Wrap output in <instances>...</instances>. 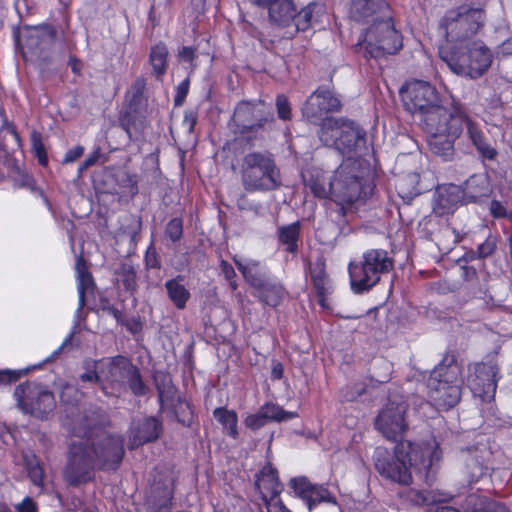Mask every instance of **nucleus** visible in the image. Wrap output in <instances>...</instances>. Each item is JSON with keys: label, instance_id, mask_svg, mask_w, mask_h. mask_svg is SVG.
<instances>
[{"label": "nucleus", "instance_id": "nucleus-28", "mask_svg": "<svg viewBox=\"0 0 512 512\" xmlns=\"http://www.w3.org/2000/svg\"><path fill=\"white\" fill-rule=\"evenodd\" d=\"M324 13V7L321 4L310 3L302 8L298 13L295 12V23L297 31H307L320 22Z\"/></svg>", "mask_w": 512, "mask_h": 512}, {"label": "nucleus", "instance_id": "nucleus-53", "mask_svg": "<svg viewBox=\"0 0 512 512\" xmlns=\"http://www.w3.org/2000/svg\"><path fill=\"white\" fill-rule=\"evenodd\" d=\"M28 476L34 485L39 487L43 486L44 473L43 469L38 463L30 465Z\"/></svg>", "mask_w": 512, "mask_h": 512}, {"label": "nucleus", "instance_id": "nucleus-11", "mask_svg": "<svg viewBox=\"0 0 512 512\" xmlns=\"http://www.w3.org/2000/svg\"><path fill=\"white\" fill-rule=\"evenodd\" d=\"M366 52L373 58L397 53L402 48V38L395 29L391 16L372 23L363 37Z\"/></svg>", "mask_w": 512, "mask_h": 512}, {"label": "nucleus", "instance_id": "nucleus-1", "mask_svg": "<svg viewBox=\"0 0 512 512\" xmlns=\"http://www.w3.org/2000/svg\"><path fill=\"white\" fill-rule=\"evenodd\" d=\"M72 431L79 436L69 445L63 478L70 486L94 479L96 470H115L124 456L123 439L104 431L95 432L87 416L72 421Z\"/></svg>", "mask_w": 512, "mask_h": 512}, {"label": "nucleus", "instance_id": "nucleus-46", "mask_svg": "<svg viewBox=\"0 0 512 512\" xmlns=\"http://www.w3.org/2000/svg\"><path fill=\"white\" fill-rule=\"evenodd\" d=\"M32 150L40 165L46 166L48 163V157L45 150V146L42 142L41 134L33 132L31 135Z\"/></svg>", "mask_w": 512, "mask_h": 512}, {"label": "nucleus", "instance_id": "nucleus-6", "mask_svg": "<svg viewBox=\"0 0 512 512\" xmlns=\"http://www.w3.org/2000/svg\"><path fill=\"white\" fill-rule=\"evenodd\" d=\"M424 128L429 134L428 147L431 153L444 161L452 160L455 154L454 142L462 133L460 118L455 116L454 101L450 110H439L429 115Z\"/></svg>", "mask_w": 512, "mask_h": 512}, {"label": "nucleus", "instance_id": "nucleus-2", "mask_svg": "<svg viewBox=\"0 0 512 512\" xmlns=\"http://www.w3.org/2000/svg\"><path fill=\"white\" fill-rule=\"evenodd\" d=\"M441 457L442 452L435 440L424 445L401 440L395 446L393 456L387 450L377 448L374 465L385 479L400 485H409L412 482L410 468L413 467L428 474L433 471V466L441 460Z\"/></svg>", "mask_w": 512, "mask_h": 512}, {"label": "nucleus", "instance_id": "nucleus-64", "mask_svg": "<svg viewBox=\"0 0 512 512\" xmlns=\"http://www.w3.org/2000/svg\"><path fill=\"white\" fill-rule=\"evenodd\" d=\"M18 375L12 371H0V383H8L16 380Z\"/></svg>", "mask_w": 512, "mask_h": 512}, {"label": "nucleus", "instance_id": "nucleus-22", "mask_svg": "<svg viewBox=\"0 0 512 512\" xmlns=\"http://www.w3.org/2000/svg\"><path fill=\"white\" fill-rule=\"evenodd\" d=\"M462 198L461 189L457 185L440 188L434 198L433 211L439 216L449 214L455 210Z\"/></svg>", "mask_w": 512, "mask_h": 512}, {"label": "nucleus", "instance_id": "nucleus-59", "mask_svg": "<svg viewBox=\"0 0 512 512\" xmlns=\"http://www.w3.org/2000/svg\"><path fill=\"white\" fill-rule=\"evenodd\" d=\"M136 274L133 268H129L125 271L124 285L127 289H133L135 287Z\"/></svg>", "mask_w": 512, "mask_h": 512}, {"label": "nucleus", "instance_id": "nucleus-23", "mask_svg": "<svg viewBox=\"0 0 512 512\" xmlns=\"http://www.w3.org/2000/svg\"><path fill=\"white\" fill-rule=\"evenodd\" d=\"M491 185L487 175L474 174L464 183L461 190L463 197L468 202H478L491 194Z\"/></svg>", "mask_w": 512, "mask_h": 512}, {"label": "nucleus", "instance_id": "nucleus-30", "mask_svg": "<svg viewBox=\"0 0 512 512\" xmlns=\"http://www.w3.org/2000/svg\"><path fill=\"white\" fill-rule=\"evenodd\" d=\"M295 9L292 0H278L268 9L269 19L275 25L286 27L293 22Z\"/></svg>", "mask_w": 512, "mask_h": 512}, {"label": "nucleus", "instance_id": "nucleus-40", "mask_svg": "<svg viewBox=\"0 0 512 512\" xmlns=\"http://www.w3.org/2000/svg\"><path fill=\"white\" fill-rule=\"evenodd\" d=\"M470 495L467 497L466 501L468 505L473 504V507L470 509L469 506L464 508L465 512H510L509 509L502 503L492 501V500H479Z\"/></svg>", "mask_w": 512, "mask_h": 512}, {"label": "nucleus", "instance_id": "nucleus-35", "mask_svg": "<svg viewBox=\"0 0 512 512\" xmlns=\"http://www.w3.org/2000/svg\"><path fill=\"white\" fill-rule=\"evenodd\" d=\"M215 419L223 426L226 434L233 439L238 438V417L235 411L220 407L213 412Z\"/></svg>", "mask_w": 512, "mask_h": 512}, {"label": "nucleus", "instance_id": "nucleus-51", "mask_svg": "<svg viewBox=\"0 0 512 512\" xmlns=\"http://www.w3.org/2000/svg\"><path fill=\"white\" fill-rule=\"evenodd\" d=\"M220 269L224 278L229 282L232 291H235L237 289V283L235 281L236 273L232 265L225 260H221Z\"/></svg>", "mask_w": 512, "mask_h": 512}, {"label": "nucleus", "instance_id": "nucleus-14", "mask_svg": "<svg viewBox=\"0 0 512 512\" xmlns=\"http://www.w3.org/2000/svg\"><path fill=\"white\" fill-rule=\"evenodd\" d=\"M455 116L460 118V127L465 126V136L475 148L478 155L486 160L494 161L497 158V149L489 142L480 125L467 113L465 106L454 101Z\"/></svg>", "mask_w": 512, "mask_h": 512}, {"label": "nucleus", "instance_id": "nucleus-13", "mask_svg": "<svg viewBox=\"0 0 512 512\" xmlns=\"http://www.w3.org/2000/svg\"><path fill=\"white\" fill-rule=\"evenodd\" d=\"M467 385L472 394L484 402L494 399L497 382L500 378L499 367L495 362H481L469 365Z\"/></svg>", "mask_w": 512, "mask_h": 512}, {"label": "nucleus", "instance_id": "nucleus-37", "mask_svg": "<svg viewBox=\"0 0 512 512\" xmlns=\"http://www.w3.org/2000/svg\"><path fill=\"white\" fill-rule=\"evenodd\" d=\"M76 273L78 280V296L79 307L78 311L82 310L85 305V291L93 285V279L89 273L86 264L82 258H78L76 262Z\"/></svg>", "mask_w": 512, "mask_h": 512}, {"label": "nucleus", "instance_id": "nucleus-61", "mask_svg": "<svg viewBox=\"0 0 512 512\" xmlns=\"http://www.w3.org/2000/svg\"><path fill=\"white\" fill-rule=\"evenodd\" d=\"M195 56V50L191 47H183L179 52V57L186 62H192Z\"/></svg>", "mask_w": 512, "mask_h": 512}, {"label": "nucleus", "instance_id": "nucleus-16", "mask_svg": "<svg viewBox=\"0 0 512 512\" xmlns=\"http://www.w3.org/2000/svg\"><path fill=\"white\" fill-rule=\"evenodd\" d=\"M341 100L328 87L320 86L306 100L302 107L303 117L309 122L317 124L324 119L327 113L341 110Z\"/></svg>", "mask_w": 512, "mask_h": 512}, {"label": "nucleus", "instance_id": "nucleus-20", "mask_svg": "<svg viewBox=\"0 0 512 512\" xmlns=\"http://www.w3.org/2000/svg\"><path fill=\"white\" fill-rule=\"evenodd\" d=\"M162 432V423L155 417H146L134 422L129 434L128 447L139 446L157 440Z\"/></svg>", "mask_w": 512, "mask_h": 512}, {"label": "nucleus", "instance_id": "nucleus-12", "mask_svg": "<svg viewBox=\"0 0 512 512\" xmlns=\"http://www.w3.org/2000/svg\"><path fill=\"white\" fill-rule=\"evenodd\" d=\"M14 397L23 412L39 419H45L56 407L54 394L37 383L17 386Z\"/></svg>", "mask_w": 512, "mask_h": 512}, {"label": "nucleus", "instance_id": "nucleus-38", "mask_svg": "<svg viewBox=\"0 0 512 512\" xmlns=\"http://www.w3.org/2000/svg\"><path fill=\"white\" fill-rule=\"evenodd\" d=\"M406 497L410 503L417 506L433 505L445 501V498H443L442 495L428 490L420 491L416 489H410L406 493Z\"/></svg>", "mask_w": 512, "mask_h": 512}, {"label": "nucleus", "instance_id": "nucleus-48", "mask_svg": "<svg viewBox=\"0 0 512 512\" xmlns=\"http://www.w3.org/2000/svg\"><path fill=\"white\" fill-rule=\"evenodd\" d=\"M146 88V80L143 77H138L131 85L128 95L130 96V101L134 104L140 103L144 91Z\"/></svg>", "mask_w": 512, "mask_h": 512}, {"label": "nucleus", "instance_id": "nucleus-19", "mask_svg": "<svg viewBox=\"0 0 512 512\" xmlns=\"http://www.w3.org/2000/svg\"><path fill=\"white\" fill-rule=\"evenodd\" d=\"M289 486L293 489L294 494L307 505L309 511L321 503L337 506L335 496L324 485L313 484L304 476L292 478Z\"/></svg>", "mask_w": 512, "mask_h": 512}, {"label": "nucleus", "instance_id": "nucleus-63", "mask_svg": "<svg viewBox=\"0 0 512 512\" xmlns=\"http://www.w3.org/2000/svg\"><path fill=\"white\" fill-rule=\"evenodd\" d=\"M498 54L503 56L512 55V38L507 39L499 46Z\"/></svg>", "mask_w": 512, "mask_h": 512}, {"label": "nucleus", "instance_id": "nucleus-55", "mask_svg": "<svg viewBox=\"0 0 512 512\" xmlns=\"http://www.w3.org/2000/svg\"><path fill=\"white\" fill-rule=\"evenodd\" d=\"M84 148L82 146H75L69 149L63 159V163H72L83 155Z\"/></svg>", "mask_w": 512, "mask_h": 512}, {"label": "nucleus", "instance_id": "nucleus-45", "mask_svg": "<svg viewBox=\"0 0 512 512\" xmlns=\"http://www.w3.org/2000/svg\"><path fill=\"white\" fill-rule=\"evenodd\" d=\"M269 423L266 411L263 405L253 414H249L244 419V424L251 430H258Z\"/></svg>", "mask_w": 512, "mask_h": 512}, {"label": "nucleus", "instance_id": "nucleus-18", "mask_svg": "<svg viewBox=\"0 0 512 512\" xmlns=\"http://www.w3.org/2000/svg\"><path fill=\"white\" fill-rule=\"evenodd\" d=\"M480 99L487 109L503 116L512 115V86L506 82L486 83L480 89Z\"/></svg>", "mask_w": 512, "mask_h": 512}, {"label": "nucleus", "instance_id": "nucleus-56", "mask_svg": "<svg viewBox=\"0 0 512 512\" xmlns=\"http://www.w3.org/2000/svg\"><path fill=\"white\" fill-rule=\"evenodd\" d=\"M490 212L495 218H504L507 215V210L504 205L498 201L493 200L490 203Z\"/></svg>", "mask_w": 512, "mask_h": 512}, {"label": "nucleus", "instance_id": "nucleus-41", "mask_svg": "<svg viewBox=\"0 0 512 512\" xmlns=\"http://www.w3.org/2000/svg\"><path fill=\"white\" fill-rule=\"evenodd\" d=\"M135 396H144L147 393V387L143 382L139 369L132 366L126 376L125 383Z\"/></svg>", "mask_w": 512, "mask_h": 512}, {"label": "nucleus", "instance_id": "nucleus-29", "mask_svg": "<svg viewBox=\"0 0 512 512\" xmlns=\"http://www.w3.org/2000/svg\"><path fill=\"white\" fill-rule=\"evenodd\" d=\"M183 280L184 277L178 275L175 278L167 280L164 284L169 300L179 310L186 308L187 302L191 296L189 290L182 283Z\"/></svg>", "mask_w": 512, "mask_h": 512}, {"label": "nucleus", "instance_id": "nucleus-43", "mask_svg": "<svg viewBox=\"0 0 512 512\" xmlns=\"http://www.w3.org/2000/svg\"><path fill=\"white\" fill-rule=\"evenodd\" d=\"M468 482L474 483L482 478L486 472V468L475 457H468L465 463V471Z\"/></svg>", "mask_w": 512, "mask_h": 512}, {"label": "nucleus", "instance_id": "nucleus-3", "mask_svg": "<svg viewBox=\"0 0 512 512\" xmlns=\"http://www.w3.org/2000/svg\"><path fill=\"white\" fill-rule=\"evenodd\" d=\"M238 174L247 192H267L281 186L280 170L269 151H251L238 162Z\"/></svg>", "mask_w": 512, "mask_h": 512}, {"label": "nucleus", "instance_id": "nucleus-54", "mask_svg": "<svg viewBox=\"0 0 512 512\" xmlns=\"http://www.w3.org/2000/svg\"><path fill=\"white\" fill-rule=\"evenodd\" d=\"M189 85V79L186 78L177 86L176 95L174 98L175 106H180L183 104L189 91Z\"/></svg>", "mask_w": 512, "mask_h": 512}, {"label": "nucleus", "instance_id": "nucleus-4", "mask_svg": "<svg viewBox=\"0 0 512 512\" xmlns=\"http://www.w3.org/2000/svg\"><path fill=\"white\" fill-rule=\"evenodd\" d=\"M462 367L454 355H445L428 380V395L438 409L448 410L461 399Z\"/></svg>", "mask_w": 512, "mask_h": 512}, {"label": "nucleus", "instance_id": "nucleus-47", "mask_svg": "<svg viewBox=\"0 0 512 512\" xmlns=\"http://www.w3.org/2000/svg\"><path fill=\"white\" fill-rule=\"evenodd\" d=\"M165 234L172 242L179 241L183 234V221L180 218L171 219L166 225Z\"/></svg>", "mask_w": 512, "mask_h": 512}, {"label": "nucleus", "instance_id": "nucleus-44", "mask_svg": "<svg viewBox=\"0 0 512 512\" xmlns=\"http://www.w3.org/2000/svg\"><path fill=\"white\" fill-rule=\"evenodd\" d=\"M47 41L48 37L43 36L37 28H33L27 33L25 45L32 53H36L43 49Z\"/></svg>", "mask_w": 512, "mask_h": 512}, {"label": "nucleus", "instance_id": "nucleus-17", "mask_svg": "<svg viewBox=\"0 0 512 512\" xmlns=\"http://www.w3.org/2000/svg\"><path fill=\"white\" fill-rule=\"evenodd\" d=\"M406 408L404 403L391 402L377 416L375 427L387 440L400 442L402 439L408 428L404 417Z\"/></svg>", "mask_w": 512, "mask_h": 512}, {"label": "nucleus", "instance_id": "nucleus-50", "mask_svg": "<svg viewBox=\"0 0 512 512\" xmlns=\"http://www.w3.org/2000/svg\"><path fill=\"white\" fill-rule=\"evenodd\" d=\"M307 185L312 193L318 198H326L330 194V191L326 188L324 181L321 182L318 176L316 178L312 176L308 180Z\"/></svg>", "mask_w": 512, "mask_h": 512}, {"label": "nucleus", "instance_id": "nucleus-24", "mask_svg": "<svg viewBox=\"0 0 512 512\" xmlns=\"http://www.w3.org/2000/svg\"><path fill=\"white\" fill-rule=\"evenodd\" d=\"M347 119L326 117L322 120L318 136L320 141L328 147H334L338 151V142L341 139L344 124Z\"/></svg>", "mask_w": 512, "mask_h": 512}, {"label": "nucleus", "instance_id": "nucleus-7", "mask_svg": "<svg viewBox=\"0 0 512 512\" xmlns=\"http://www.w3.org/2000/svg\"><path fill=\"white\" fill-rule=\"evenodd\" d=\"M393 266L394 261L386 250L370 249L364 252L360 261L350 262L348 266L352 291L356 294L369 291Z\"/></svg>", "mask_w": 512, "mask_h": 512}, {"label": "nucleus", "instance_id": "nucleus-26", "mask_svg": "<svg viewBox=\"0 0 512 512\" xmlns=\"http://www.w3.org/2000/svg\"><path fill=\"white\" fill-rule=\"evenodd\" d=\"M310 276L318 296V302L325 308L326 296L331 292V285L325 271V263L322 259L310 263Z\"/></svg>", "mask_w": 512, "mask_h": 512}, {"label": "nucleus", "instance_id": "nucleus-15", "mask_svg": "<svg viewBox=\"0 0 512 512\" xmlns=\"http://www.w3.org/2000/svg\"><path fill=\"white\" fill-rule=\"evenodd\" d=\"M273 121V115L264 114L263 104L249 101L240 102L232 117V122L240 134L257 133Z\"/></svg>", "mask_w": 512, "mask_h": 512}, {"label": "nucleus", "instance_id": "nucleus-52", "mask_svg": "<svg viewBox=\"0 0 512 512\" xmlns=\"http://www.w3.org/2000/svg\"><path fill=\"white\" fill-rule=\"evenodd\" d=\"M276 107L278 117L282 120H288L291 117V108L288 99L284 95H278L276 98Z\"/></svg>", "mask_w": 512, "mask_h": 512}, {"label": "nucleus", "instance_id": "nucleus-62", "mask_svg": "<svg viewBox=\"0 0 512 512\" xmlns=\"http://www.w3.org/2000/svg\"><path fill=\"white\" fill-rule=\"evenodd\" d=\"M99 158V154L96 152L90 156H88L83 163L79 166V173H82L85 169L93 166Z\"/></svg>", "mask_w": 512, "mask_h": 512}, {"label": "nucleus", "instance_id": "nucleus-34", "mask_svg": "<svg viewBox=\"0 0 512 512\" xmlns=\"http://www.w3.org/2000/svg\"><path fill=\"white\" fill-rule=\"evenodd\" d=\"M158 398L161 407L173 405L176 397V387L172 384L171 378L164 373H157L154 376Z\"/></svg>", "mask_w": 512, "mask_h": 512}, {"label": "nucleus", "instance_id": "nucleus-57", "mask_svg": "<svg viewBox=\"0 0 512 512\" xmlns=\"http://www.w3.org/2000/svg\"><path fill=\"white\" fill-rule=\"evenodd\" d=\"M145 260H146V265L149 268H155V269L160 268V261L158 260L154 249L149 248L147 250Z\"/></svg>", "mask_w": 512, "mask_h": 512}, {"label": "nucleus", "instance_id": "nucleus-10", "mask_svg": "<svg viewBox=\"0 0 512 512\" xmlns=\"http://www.w3.org/2000/svg\"><path fill=\"white\" fill-rule=\"evenodd\" d=\"M441 58L453 73L472 79L482 76L492 63V54L481 41L473 42L467 53L441 54Z\"/></svg>", "mask_w": 512, "mask_h": 512}, {"label": "nucleus", "instance_id": "nucleus-32", "mask_svg": "<svg viewBox=\"0 0 512 512\" xmlns=\"http://www.w3.org/2000/svg\"><path fill=\"white\" fill-rule=\"evenodd\" d=\"M256 486L259 490L262 488L271 491L270 498H277L281 492V485L278 480L277 470L271 465H265L259 473L256 480Z\"/></svg>", "mask_w": 512, "mask_h": 512}, {"label": "nucleus", "instance_id": "nucleus-39", "mask_svg": "<svg viewBox=\"0 0 512 512\" xmlns=\"http://www.w3.org/2000/svg\"><path fill=\"white\" fill-rule=\"evenodd\" d=\"M300 234V224L295 222L282 226L278 230V239L282 244L287 245V251L293 253L297 249V241Z\"/></svg>", "mask_w": 512, "mask_h": 512}, {"label": "nucleus", "instance_id": "nucleus-27", "mask_svg": "<svg viewBox=\"0 0 512 512\" xmlns=\"http://www.w3.org/2000/svg\"><path fill=\"white\" fill-rule=\"evenodd\" d=\"M234 262L246 282L255 289L263 286V283L269 278L267 270L259 261L247 260L242 262L234 258Z\"/></svg>", "mask_w": 512, "mask_h": 512}, {"label": "nucleus", "instance_id": "nucleus-42", "mask_svg": "<svg viewBox=\"0 0 512 512\" xmlns=\"http://www.w3.org/2000/svg\"><path fill=\"white\" fill-rule=\"evenodd\" d=\"M269 422H284L297 417L296 412L286 411L278 404L268 402L263 405Z\"/></svg>", "mask_w": 512, "mask_h": 512}, {"label": "nucleus", "instance_id": "nucleus-5", "mask_svg": "<svg viewBox=\"0 0 512 512\" xmlns=\"http://www.w3.org/2000/svg\"><path fill=\"white\" fill-rule=\"evenodd\" d=\"M366 169L362 167L359 159L348 157L335 170L333 178L329 182V191L334 201L338 204L336 210L338 221L344 219L351 205L360 199L365 185Z\"/></svg>", "mask_w": 512, "mask_h": 512}, {"label": "nucleus", "instance_id": "nucleus-33", "mask_svg": "<svg viewBox=\"0 0 512 512\" xmlns=\"http://www.w3.org/2000/svg\"><path fill=\"white\" fill-rule=\"evenodd\" d=\"M133 364L123 356L114 357L108 365L107 380L113 384L123 385Z\"/></svg>", "mask_w": 512, "mask_h": 512}, {"label": "nucleus", "instance_id": "nucleus-60", "mask_svg": "<svg viewBox=\"0 0 512 512\" xmlns=\"http://www.w3.org/2000/svg\"><path fill=\"white\" fill-rule=\"evenodd\" d=\"M1 115L3 116L2 129H6L15 138V140L18 143H20V136H19L15 126L7 120L4 113H1Z\"/></svg>", "mask_w": 512, "mask_h": 512}, {"label": "nucleus", "instance_id": "nucleus-58", "mask_svg": "<svg viewBox=\"0 0 512 512\" xmlns=\"http://www.w3.org/2000/svg\"><path fill=\"white\" fill-rule=\"evenodd\" d=\"M18 512H36V503L30 498L26 497L18 506Z\"/></svg>", "mask_w": 512, "mask_h": 512}, {"label": "nucleus", "instance_id": "nucleus-21", "mask_svg": "<svg viewBox=\"0 0 512 512\" xmlns=\"http://www.w3.org/2000/svg\"><path fill=\"white\" fill-rule=\"evenodd\" d=\"M389 6L384 0H353L351 17L358 22L377 23L389 17Z\"/></svg>", "mask_w": 512, "mask_h": 512}, {"label": "nucleus", "instance_id": "nucleus-36", "mask_svg": "<svg viewBox=\"0 0 512 512\" xmlns=\"http://www.w3.org/2000/svg\"><path fill=\"white\" fill-rule=\"evenodd\" d=\"M168 50L163 43L156 44L151 48L149 61L156 78H161L167 69Z\"/></svg>", "mask_w": 512, "mask_h": 512}, {"label": "nucleus", "instance_id": "nucleus-8", "mask_svg": "<svg viewBox=\"0 0 512 512\" xmlns=\"http://www.w3.org/2000/svg\"><path fill=\"white\" fill-rule=\"evenodd\" d=\"M484 23L482 9L463 4L444 13L439 21V31L448 42H463L476 35Z\"/></svg>", "mask_w": 512, "mask_h": 512}, {"label": "nucleus", "instance_id": "nucleus-25", "mask_svg": "<svg viewBox=\"0 0 512 512\" xmlns=\"http://www.w3.org/2000/svg\"><path fill=\"white\" fill-rule=\"evenodd\" d=\"M364 143L365 132L354 121L347 120L338 142V151L343 155L350 154Z\"/></svg>", "mask_w": 512, "mask_h": 512}, {"label": "nucleus", "instance_id": "nucleus-49", "mask_svg": "<svg viewBox=\"0 0 512 512\" xmlns=\"http://www.w3.org/2000/svg\"><path fill=\"white\" fill-rule=\"evenodd\" d=\"M497 246L496 238L489 235L486 240L477 247V257L480 259L491 256Z\"/></svg>", "mask_w": 512, "mask_h": 512}, {"label": "nucleus", "instance_id": "nucleus-9", "mask_svg": "<svg viewBox=\"0 0 512 512\" xmlns=\"http://www.w3.org/2000/svg\"><path fill=\"white\" fill-rule=\"evenodd\" d=\"M400 93L406 110L419 114L423 125L429 115L438 114L439 110H450L440 105L438 92L429 82L413 80L402 87Z\"/></svg>", "mask_w": 512, "mask_h": 512}, {"label": "nucleus", "instance_id": "nucleus-31", "mask_svg": "<svg viewBox=\"0 0 512 512\" xmlns=\"http://www.w3.org/2000/svg\"><path fill=\"white\" fill-rule=\"evenodd\" d=\"M256 290L260 300L271 307L279 305L284 295L283 286L272 281L270 277L263 283V286L257 287Z\"/></svg>", "mask_w": 512, "mask_h": 512}]
</instances>
